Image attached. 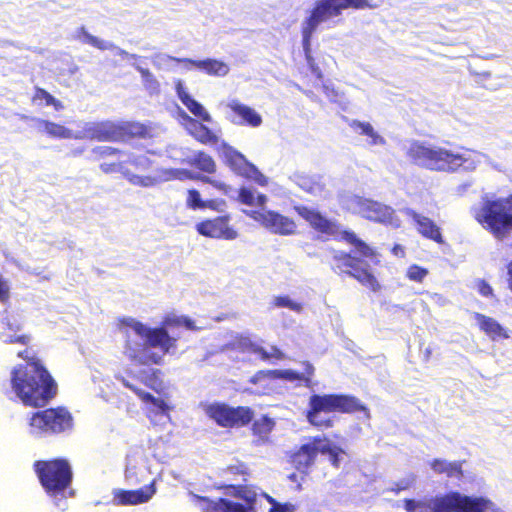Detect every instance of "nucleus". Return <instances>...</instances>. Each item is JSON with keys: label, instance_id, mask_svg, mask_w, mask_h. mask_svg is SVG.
<instances>
[{"label": "nucleus", "instance_id": "nucleus-61", "mask_svg": "<svg viewBox=\"0 0 512 512\" xmlns=\"http://www.w3.org/2000/svg\"><path fill=\"white\" fill-rule=\"evenodd\" d=\"M231 493H237V490H231V492H229V494L231 495Z\"/></svg>", "mask_w": 512, "mask_h": 512}, {"label": "nucleus", "instance_id": "nucleus-54", "mask_svg": "<svg viewBox=\"0 0 512 512\" xmlns=\"http://www.w3.org/2000/svg\"><path fill=\"white\" fill-rule=\"evenodd\" d=\"M392 252L395 254V255H401L403 256L404 255V249L402 246L400 245H395L393 248H392Z\"/></svg>", "mask_w": 512, "mask_h": 512}, {"label": "nucleus", "instance_id": "nucleus-9", "mask_svg": "<svg viewBox=\"0 0 512 512\" xmlns=\"http://www.w3.org/2000/svg\"><path fill=\"white\" fill-rule=\"evenodd\" d=\"M476 220L496 238L503 239L512 231V195L486 200Z\"/></svg>", "mask_w": 512, "mask_h": 512}, {"label": "nucleus", "instance_id": "nucleus-26", "mask_svg": "<svg viewBox=\"0 0 512 512\" xmlns=\"http://www.w3.org/2000/svg\"><path fill=\"white\" fill-rule=\"evenodd\" d=\"M123 162H111L101 164V169L106 172H120L133 184L148 185L152 182V178L131 172L129 169H124Z\"/></svg>", "mask_w": 512, "mask_h": 512}, {"label": "nucleus", "instance_id": "nucleus-47", "mask_svg": "<svg viewBox=\"0 0 512 512\" xmlns=\"http://www.w3.org/2000/svg\"><path fill=\"white\" fill-rule=\"evenodd\" d=\"M171 59H172V61H174L176 63H183L188 69L191 67L200 69L199 65H200L201 60H193L190 58H177V57H172Z\"/></svg>", "mask_w": 512, "mask_h": 512}, {"label": "nucleus", "instance_id": "nucleus-31", "mask_svg": "<svg viewBox=\"0 0 512 512\" xmlns=\"http://www.w3.org/2000/svg\"><path fill=\"white\" fill-rule=\"evenodd\" d=\"M31 101L32 103L37 105L44 104L46 106H53L56 111H60L64 108V105L60 100L56 99L48 91L38 86L34 88V93L31 98Z\"/></svg>", "mask_w": 512, "mask_h": 512}, {"label": "nucleus", "instance_id": "nucleus-45", "mask_svg": "<svg viewBox=\"0 0 512 512\" xmlns=\"http://www.w3.org/2000/svg\"><path fill=\"white\" fill-rule=\"evenodd\" d=\"M10 299V291L7 282L0 276V301L7 303Z\"/></svg>", "mask_w": 512, "mask_h": 512}, {"label": "nucleus", "instance_id": "nucleus-17", "mask_svg": "<svg viewBox=\"0 0 512 512\" xmlns=\"http://www.w3.org/2000/svg\"><path fill=\"white\" fill-rule=\"evenodd\" d=\"M321 441V436L310 438L309 442L302 444L289 456L291 466L301 474V480L308 476L310 468L315 464L318 451L317 444Z\"/></svg>", "mask_w": 512, "mask_h": 512}, {"label": "nucleus", "instance_id": "nucleus-38", "mask_svg": "<svg viewBox=\"0 0 512 512\" xmlns=\"http://www.w3.org/2000/svg\"><path fill=\"white\" fill-rule=\"evenodd\" d=\"M272 304L274 307H285L295 312H300L303 308L302 304L292 301L286 295L276 296Z\"/></svg>", "mask_w": 512, "mask_h": 512}, {"label": "nucleus", "instance_id": "nucleus-6", "mask_svg": "<svg viewBox=\"0 0 512 512\" xmlns=\"http://www.w3.org/2000/svg\"><path fill=\"white\" fill-rule=\"evenodd\" d=\"M339 412L343 414L363 413L370 418V412L360 399L349 394H313L309 398L306 411L307 421L314 427L321 429L332 428L334 421L331 418L321 419L320 413Z\"/></svg>", "mask_w": 512, "mask_h": 512}, {"label": "nucleus", "instance_id": "nucleus-52", "mask_svg": "<svg viewBox=\"0 0 512 512\" xmlns=\"http://www.w3.org/2000/svg\"><path fill=\"white\" fill-rule=\"evenodd\" d=\"M288 479L292 482H295V483H298V486H300V482L302 481L301 480V474L298 475L297 473H291L289 476H288Z\"/></svg>", "mask_w": 512, "mask_h": 512}, {"label": "nucleus", "instance_id": "nucleus-8", "mask_svg": "<svg viewBox=\"0 0 512 512\" xmlns=\"http://www.w3.org/2000/svg\"><path fill=\"white\" fill-rule=\"evenodd\" d=\"M304 370L302 373L292 369H264L253 374L248 383L251 387L246 390L256 396H271L279 392L277 380H286L289 382H302L307 388L313 386L314 366L309 361H304Z\"/></svg>", "mask_w": 512, "mask_h": 512}, {"label": "nucleus", "instance_id": "nucleus-48", "mask_svg": "<svg viewBox=\"0 0 512 512\" xmlns=\"http://www.w3.org/2000/svg\"><path fill=\"white\" fill-rule=\"evenodd\" d=\"M196 166L207 173H214L216 171L215 162H193Z\"/></svg>", "mask_w": 512, "mask_h": 512}, {"label": "nucleus", "instance_id": "nucleus-1", "mask_svg": "<svg viewBox=\"0 0 512 512\" xmlns=\"http://www.w3.org/2000/svg\"><path fill=\"white\" fill-rule=\"evenodd\" d=\"M24 364L10 372V385L24 406L43 408L28 414V433L34 438L57 437L70 433L74 418L64 406H46L57 394V384L42 360L30 348L17 353Z\"/></svg>", "mask_w": 512, "mask_h": 512}, {"label": "nucleus", "instance_id": "nucleus-13", "mask_svg": "<svg viewBox=\"0 0 512 512\" xmlns=\"http://www.w3.org/2000/svg\"><path fill=\"white\" fill-rule=\"evenodd\" d=\"M120 323L131 327L139 337L145 339L148 347L159 348L164 354L177 347V338L172 337L164 327H148L133 318H122Z\"/></svg>", "mask_w": 512, "mask_h": 512}, {"label": "nucleus", "instance_id": "nucleus-33", "mask_svg": "<svg viewBox=\"0 0 512 512\" xmlns=\"http://www.w3.org/2000/svg\"><path fill=\"white\" fill-rule=\"evenodd\" d=\"M250 351L257 355L262 361H281L285 358L284 352L277 346H271L270 350L267 351L264 347L258 344H251Z\"/></svg>", "mask_w": 512, "mask_h": 512}, {"label": "nucleus", "instance_id": "nucleus-28", "mask_svg": "<svg viewBox=\"0 0 512 512\" xmlns=\"http://www.w3.org/2000/svg\"><path fill=\"white\" fill-rule=\"evenodd\" d=\"M237 201L246 206H256L264 208L268 198L263 193H255L248 187H240L238 190Z\"/></svg>", "mask_w": 512, "mask_h": 512}, {"label": "nucleus", "instance_id": "nucleus-34", "mask_svg": "<svg viewBox=\"0 0 512 512\" xmlns=\"http://www.w3.org/2000/svg\"><path fill=\"white\" fill-rule=\"evenodd\" d=\"M39 124L43 128L44 132L50 137L66 139L73 136V132L61 124H57L49 120H40Z\"/></svg>", "mask_w": 512, "mask_h": 512}, {"label": "nucleus", "instance_id": "nucleus-30", "mask_svg": "<svg viewBox=\"0 0 512 512\" xmlns=\"http://www.w3.org/2000/svg\"><path fill=\"white\" fill-rule=\"evenodd\" d=\"M199 66V70L204 71L206 74L215 77H224L230 71V67L227 63L212 58L201 60Z\"/></svg>", "mask_w": 512, "mask_h": 512}, {"label": "nucleus", "instance_id": "nucleus-57", "mask_svg": "<svg viewBox=\"0 0 512 512\" xmlns=\"http://www.w3.org/2000/svg\"><path fill=\"white\" fill-rule=\"evenodd\" d=\"M431 353H432V352H431V349L427 348V349L425 350V358H426V360H428V359L430 358Z\"/></svg>", "mask_w": 512, "mask_h": 512}, {"label": "nucleus", "instance_id": "nucleus-27", "mask_svg": "<svg viewBox=\"0 0 512 512\" xmlns=\"http://www.w3.org/2000/svg\"><path fill=\"white\" fill-rule=\"evenodd\" d=\"M123 385L130 389L133 393H135L140 400L144 403H151L156 406L162 414L167 415L172 409L163 399L154 397L151 393L146 392L139 388L138 386L130 383L127 380H123Z\"/></svg>", "mask_w": 512, "mask_h": 512}, {"label": "nucleus", "instance_id": "nucleus-12", "mask_svg": "<svg viewBox=\"0 0 512 512\" xmlns=\"http://www.w3.org/2000/svg\"><path fill=\"white\" fill-rule=\"evenodd\" d=\"M185 128L188 133L201 144L213 145L218 153V156L224 160H246L244 156L227 144L225 141H220L218 136L202 122L184 114Z\"/></svg>", "mask_w": 512, "mask_h": 512}, {"label": "nucleus", "instance_id": "nucleus-41", "mask_svg": "<svg viewBox=\"0 0 512 512\" xmlns=\"http://www.w3.org/2000/svg\"><path fill=\"white\" fill-rule=\"evenodd\" d=\"M428 275V270L416 264L411 265L407 270V277L416 282H422Z\"/></svg>", "mask_w": 512, "mask_h": 512}, {"label": "nucleus", "instance_id": "nucleus-23", "mask_svg": "<svg viewBox=\"0 0 512 512\" xmlns=\"http://www.w3.org/2000/svg\"><path fill=\"white\" fill-rule=\"evenodd\" d=\"M228 164L236 175L262 187L268 185V178L252 162H228Z\"/></svg>", "mask_w": 512, "mask_h": 512}, {"label": "nucleus", "instance_id": "nucleus-36", "mask_svg": "<svg viewBox=\"0 0 512 512\" xmlns=\"http://www.w3.org/2000/svg\"><path fill=\"white\" fill-rule=\"evenodd\" d=\"M140 74L143 79V85L150 94H157L160 91V84L154 75L145 68H140Z\"/></svg>", "mask_w": 512, "mask_h": 512}, {"label": "nucleus", "instance_id": "nucleus-19", "mask_svg": "<svg viewBox=\"0 0 512 512\" xmlns=\"http://www.w3.org/2000/svg\"><path fill=\"white\" fill-rule=\"evenodd\" d=\"M227 107L231 113V121L237 125L256 128L262 124L261 115L239 100H231Z\"/></svg>", "mask_w": 512, "mask_h": 512}, {"label": "nucleus", "instance_id": "nucleus-18", "mask_svg": "<svg viewBox=\"0 0 512 512\" xmlns=\"http://www.w3.org/2000/svg\"><path fill=\"white\" fill-rule=\"evenodd\" d=\"M154 493L153 482L137 490L114 489L112 491V503L117 506L138 505L149 501Z\"/></svg>", "mask_w": 512, "mask_h": 512}, {"label": "nucleus", "instance_id": "nucleus-25", "mask_svg": "<svg viewBox=\"0 0 512 512\" xmlns=\"http://www.w3.org/2000/svg\"><path fill=\"white\" fill-rule=\"evenodd\" d=\"M317 448L318 454L320 453L328 456L330 464L333 467H340L342 456L346 454L342 447L333 444L327 437L321 436V441L317 444Z\"/></svg>", "mask_w": 512, "mask_h": 512}, {"label": "nucleus", "instance_id": "nucleus-3", "mask_svg": "<svg viewBox=\"0 0 512 512\" xmlns=\"http://www.w3.org/2000/svg\"><path fill=\"white\" fill-rule=\"evenodd\" d=\"M384 0H316L301 27L302 46L307 63L311 71L320 78L321 70L311 55V39L319 25L333 18L340 17L343 11L373 10L378 8Z\"/></svg>", "mask_w": 512, "mask_h": 512}, {"label": "nucleus", "instance_id": "nucleus-51", "mask_svg": "<svg viewBox=\"0 0 512 512\" xmlns=\"http://www.w3.org/2000/svg\"><path fill=\"white\" fill-rule=\"evenodd\" d=\"M148 359L151 363H154V364H161L162 363V357L155 354V353H152L151 355L148 356Z\"/></svg>", "mask_w": 512, "mask_h": 512}, {"label": "nucleus", "instance_id": "nucleus-53", "mask_svg": "<svg viewBox=\"0 0 512 512\" xmlns=\"http://www.w3.org/2000/svg\"><path fill=\"white\" fill-rule=\"evenodd\" d=\"M130 163L132 164L135 172H142L143 171V164H142V162L134 161V162H130Z\"/></svg>", "mask_w": 512, "mask_h": 512}, {"label": "nucleus", "instance_id": "nucleus-14", "mask_svg": "<svg viewBox=\"0 0 512 512\" xmlns=\"http://www.w3.org/2000/svg\"><path fill=\"white\" fill-rule=\"evenodd\" d=\"M352 203L356 208V212L368 221L386 226H399L400 220L395 210L386 204L360 196H355L352 199Z\"/></svg>", "mask_w": 512, "mask_h": 512}, {"label": "nucleus", "instance_id": "nucleus-2", "mask_svg": "<svg viewBox=\"0 0 512 512\" xmlns=\"http://www.w3.org/2000/svg\"><path fill=\"white\" fill-rule=\"evenodd\" d=\"M293 209L316 232L344 241L355 248L354 251L332 250L329 265L336 275L353 278L374 293L381 290V285L368 263H380V255L376 248L359 238L355 232L342 230L337 221L328 219L318 210L305 205H295Z\"/></svg>", "mask_w": 512, "mask_h": 512}, {"label": "nucleus", "instance_id": "nucleus-4", "mask_svg": "<svg viewBox=\"0 0 512 512\" xmlns=\"http://www.w3.org/2000/svg\"><path fill=\"white\" fill-rule=\"evenodd\" d=\"M204 410L206 415L222 428H241L252 423L250 430L256 445H264L271 441V433L276 422L268 414L254 419L255 412L251 407L230 406L222 402L208 404Z\"/></svg>", "mask_w": 512, "mask_h": 512}, {"label": "nucleus", "instance_id": "nucleus-32", "mask_svg": "<svg viewBox=\"0 0 512 512\" xmlns=\"http://www.w3.org/2000/svg\"><path fill=\"white\" fill-rule=\"evenodd\" d=\"M350 127L358 132L360 135H364L370 138V144H384L385 140L382 136H380L377 132L374 131L372 125L368 122H361L358 120H353L350 122Z\"/></svg>", "mask_w": 512, "mask_h": 512}, {"label": "nucleus", "instance_id": "nucleus-55", "mask_svg": "<svg viewBox=\"0 0 512 512\" xmlns=\"http://www.w3.org/2000/svg\"><path fill=\"white\" fill-rule=\"evenodd\" d=\"M509 288L512 291V261L508 265Z\"/></svg>", "mask_w": 512, "mask_h": 512}, {"label": "nucleus", "instance_id": "nucleus-39", "mask_svg": "<svg viewBox=\"0 0 512 512\" xmlns=\"http://www.w3.org/2000/svg\"><path fill=\"white\" fill-rule=\"evenodd\" d=\"M186 204L189 208L196 210V209H203L206 208L208 205L201 199L199 191L196 189H190L188 190Z\"/></svg>", "mask_w": 512, "mask_h": 512}, {"label": "nucleus", "instance_id": "nucleus-49", "mask_svg": "<svg viewBox=\"0 0 512 512\" xmlns=\"http://www.w3.org/2000/svg\"><path fill=\"white\" fill-rule=\"evenodd\" d=\"M97 153L101 157H111L119 154V151L111 147H99Z\"/></svg>", "mask_w": 512, "mask_h": 512}, {"label": "nucleus", "instance_id": "nucleus-60", "mask_svg": "<svg viewBox=\"0 0 512 512\" xmlns=\"http://www.w3.org/2000/svg\"><path fill=\"white\" fill-rule=\"evenodd\" d=\"M197 160H208V161H211V157H204V158H198Z\"/></svg>", "mask_w": 512, "mask_h": 512}, {"label": "nucleus", "instance_id": "nucleus-37", "mask_svg": "<svg viewBox=\"0 0 512 512\" xmlns=\"http://www.w3.org/2000/svg\"><path fill=\"white\" fill-rule=\"evenodd\" d=\"M160 375V370H152L151 373L144 378V385L157 393H161L163 390V382L160 378Z\"/></svg>", "mask_w": 512, "mask_h": 512}, {"label": "nucleus", "instance_id": "nucleus-16", "mask_svg": "<svg viewBox=\"0 0 512 512\" xmlns=\"http://www.w3.org/2000/svg\"><path fill=\"white\" fill-rule=\"evenodd\" d=\"M229 214L219 215L205 219L195 226L196 231L207 238L234 240L238 237V231L230 224Z\"/></svg>", "mask_w": 512, "mask_h": 512}, {"label": "nucleus", "instance_id": "nucleus-43", "mask_svg": "<svg viewBox=\"0 0 512 512\" xmlns=\"http://www.w3.org/2000/svg\"><path fill=\"white\" fill-rule=\"evenodd\" d=\"M416 153L417 155H422L426 160H442L439 153L424 146H417Z\"/></svg>", "mask_w": 512, "mask_h": 512}, {"label": "nucleus", "instance_id": "nucleus-7", "mask_svg": "<svg viewBox=\"0 0 512 512\" xmlns=\"http://www.w3.org/2000/svg\"><path fill=\"white\" fill-rule=\"evenodd\" d=\"M33 471L46 495L50 498H64L73 482V470L68 459L56 457L36 460Z\"/></svg>", "mask_w": 512, "mask_h": 512}, {"label": "nucleus", "instance_id": "nucleus-50", "mask_svg": "<svg viewBox=\"0 0 512 512\" xmlns=\"http://www.w3.org/2000/svg\"><path fill=\"white\" fill-rule=\"evenodd\" d=\"M409 483L406 482H397L394 484V486L390 489L391 492L398 494L403 490H406L409 488Z\"/></svg>", "mask_w": 512, "mask_h": 512}, {"label": "nucleus", "instance_id": "nucleus-22", "mask_svg": "<svg viewBox=\"0 0 512 512\" xmlns=\"http://www.w3.org/2000/svg\"><path fill=\"white\" fill-rule=\"evenodd\" d=\"M175 89L178 98L195 117L199 118L202 122L212 121L211 115L198 101L190 96L181 80L175 83Z\"/></svg>", "mask_w": 512, "mask_h": 512}, {"label": "nucleus", "instance_id": "nucleus-40", "mask_svg": "<svg viewBox=\"0 0 512 512\" xmlns=\"http://www.w3.org/2000/svg\"><path fill=\"white\" fill-rule=\"evenodd\" d=\"M184 325L188 329H194V321L188 317H175V318H165L162 322V326L166 329V327L170 326H180Z\"/></svg>", "mask_w": 512, "mask_h": 512}, {"label": "nucleus", "instance_id": "nucleus-56", "mask_svg": "<svg viewBox=\"0 0 512 512\" xmlns=\"http://www.w3.org/2000/svg\"><path fill=\"white\" fill-rule=\"evenodd\" d=\"M265 497H266L267 501L271 504V506H273V505H274V503H278V502H277V501H276L272 496H270V495H267V494H266V495H265Z\"/></svg>", "mask_w": 512, "mask_h": 512}, {"label": "nucleus", "instance_id": "nucleus-10", "mask_svg": "<svg viewBox=\"0 0 512 512\" xmlns=\"http://www.w3.org/2000/svg\"><path fill=\"white\" fill-rule=\"evenodd\" d=\"M91 137L98 141H129L147 139L153 136L151 125L137 121L96 123L90 130Z\"/></svg>", "mask_w": 512, "mask_h": 512}, {"label": "nucleus", "instance_id": "nucleus-59", "mask_svg": "<svg viewBox=\"0 0 512 512\" xmlns=\"http://www.w3.org/2000/svg\"><path fill=\"white\" fill-rule=\"evenodd\" d=\"M432 164H433L432 162H429V163H428V165H427V167H428L429 169H440V167H434Z\"/></svg>", "mask_w": 512, "mask_h": 512}, {"label": "nucleus", "instance_id": "nucleus-21", "mask_svg": "<svg viewBox=\"0 0 512 512\" xmlns=\"http://www.w3.org/2000/svg\"><path fill=\"white\" fill-rule=\"evenodd\" d=\"M474 319L477 321L479 329L492 341L509 338L508 330L494 318L475 312Z\"/></svg>", "mask_w": 512, "mask_h": 512}, {"label": "nucleus", "instance_id": "nucleus-29", "mask_svg": "<svg viewBox=\"0 0 512 512\" xmlns=\"http://www.w3.org/2000/svg\"><path fill=\"white\" fill-rule=\"evenodd\" d=\"M221 475L227 480H242L243 482H246L250 476V470L246 463L237 461L222 469Z\"/></svg>", "mask_w": 512, "mask_h": 512}, {"label": "nucleus", "instance_id": "nucleus-44", "mask_svg": "<svg viewBox=\"0 0 512 512\" xmlns=\"http://www.w3.org/2000/svg\"><path fill=\"white\" fill-rule=\"evenodd\" d=\"M295 507L291 503H274L269 512H294Z\"/></svg>", "mask_w": 512, "mask_h": 512}, {"label": "nucleus", "instance_id": "nucleus-58", "mask_svg": "<svg viewBox=\"0 0 512 512\" xmlns=\"http://www.w3.org/2000/svg\"><path fill=\"white\" fill-rule=\"evenodd\" d=\"M198 178L201 179L204 182H209V183L211 182V180L208 177L198 176Z\"/></svg>", "mask_w": 512, "mask_h": 512}, {"label": "nucleus", "instance_id": "nucleus-15", "mask_svg": "<svg viewBox=\"0 0 512 512\" xmlns=\"http://www.w3.org/2000/svg\"><path fill=\"white\" fill-rule=\"evenodd\" d=\"M246 215L273 234L289 236L297 231L294 219L274 210H250Z\"/></svg>", "mask_w": 512, "mask_h": 512}, {"label": "nucleus", "instance_id": "nucleus-24", "mask_svg": "<svg viewBox=\"0 0 512 512\" xmlns=\"http://www.w3.org/2000/svg\"><path fill=\"white\" fill-rule=\"evenodd\" d=\"M430 467L436 474H444L448 478L461 479L464 476L462 462L460 461L448 462L444 459L435 458L430 462Z\"/></svg>", "mask_w": 512, "mask_h": 512}, {"label": "nucleus", "instance_id": "nucleus-20", "mask_svg": "<svg viewBox=\"0 0 512 512\" xmlns=\"http://www.w3.org/2000/svg\"><path fill=\"white\" fill-rule=\"evenodd\" d=\"M409 215L416 224L417 231L422 237L438 244L444 243L441 229L432 219L415 211H411Z\"/></svg>", "mask_w": 512, "mask_h": 512}, {"label": "nucleus", "instance_id": "nucleus-35", "mask_svg": "<svg viewBox=\"0 0 512 512\" xmlns=\"http://www.w3.org/2000/svg\"><path fill=\"white\" fill-rule=\"evenodd\" d=\"M76 38L102 51L110 48L105 41L91 35L84 26L76 30Z\"/></svg>", "mask_w": 512, "mask_h": 512}, {"label": "nucleus", "instance_id": "nucleus-42", "mask_svg": "<svg viewBox=\"0 0 512 512\" xmlns=\"http://www.w3.org/2000/svg\"><path fill=\"white\" fill-rule=\"evenodd\" d=\"M3 342L5 344H20L23 346H28L31 341V335L29 334H21V335H3Z\"/></svg>", "mask_w": 512, "mask_h": 512}, {"label": "nucleus", "instance_id": "nucleus-46", "mask_svg": "<svg viewBox=\"0 0 512 512\" xmlns=\"http://www.w3.org/2000/svg\"><path fill=\"white\" fill-rule=\"evenodd\" d=\"M478 292L485 297L493 295V289L488 282L480 280L477 284Z\"/></svg>", "mask_w": 512, "mask_h": 512}, {"label": "nucleus", "instance_id": "nucleus-11", "mask_svg": "<svg viewBox=\"0 0 512 512\" xmlns=\"http://www.w3.org/2000/svg\"><path fill=\"white\" fill-rule=\"evenodd\" d=\"M220 489L225 491L237 490V493H231V495L244 500L247 503V506L230 501L226 498L211 500L206 496H200L197 494H192V501L199 506L202 512H255L253 505L256 502L257 495L246 485L227 484L220 486Z\"/></svg>", "mask_w": 512, "mask_h": 512}, {"label": "nucleus", "instance_id": "nucleus-5", "mask_svg": "<svg viewBox=\"0 0 512 512\" xmlns=\"http://www.w3.org/2000/svg\"><path fill=\"white\" fill-rule=\"evenodd\" d=\"M404 509L407 512H486L492 502L488 498L473 497L449 491L434 497L420 500L404 499Z\"/></svg>", "mask_w": 512, "mask_h": 512}]
</instances>
